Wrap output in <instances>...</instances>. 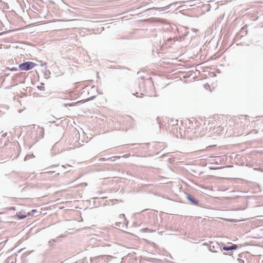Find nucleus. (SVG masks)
Wrapping results in <instances>:
<instances>
[{"instance_id":"obj_1","label":"nucleus","mask_w":263,"mask_h":263,"mask_svg":"<svg viewBox=\"0 0 263 263\" xmlns=\"http://www.w3.org/2000/svg\"><path fill=\"white\" fill-rule=\"evenodd\" d=\"M36 64L30 61H27L23 63L20 64L18 65L19 69L21 70H29L33 68Z\"/></svg>"},{"instance_id":"obj_2","label":"nucleus","mask_w":263,"mask_h":263,"mask_svg":"<svg viewBox=\"0 0 263 263\" xmlns=\"http://www.w3.org/2000/svg\"><path fill=\"white\" fill-rule=\"evenodd\" d=\"M209 250L212 252H218L219 251H222L220 244L217 242H211L209 245Z\"/></svg>"},{"instance_id":"obj_3","label":"nucleus","mask_w":263,"mask_h":263,"mask_svg":"<svg viewBox=\"0 0 263 263\" xmlns=\"http://www.w3.org/2000/svg\"><path fill=\"white\" fill-rule=\"evenodd\" d=\"M186 198L187 200L193 205H197L198 204V201L196 199H195L194 197L192 196L187 194L186 195Z\"/></svg>"},{"instance_id":"obj_4","label":"nucleus","mask_w":263,"mask_h":263,"mask_svg":"<svg viewBox=\"0 0 263 263\" xmlns=\"http://www.w3.org/2000/svg\"><path fill=\"white\" fill-rule=\"evenodd\" d=\"M238 248L237 245H232V246H224L222 248V251H231L233 250H235Z\"/></svg>"},{"instance_id":"obj_5","label":"nucleus","mask_w":263,"mask_h":263,"mask_svg":"<svg viewBox=\"0 0 263 263\" xmlns=\"http://www.w3.org/2000/svg\"><path fill=\"white\" fill-rule=\"evenodd\" d=\"M37 132L39 134V138H43L44 135V130L43 128H39Z\"/></svg>"},{"instance_id":"obj_6","label":"nucleus","mask_w":263,"mask_h":263,"mask_svg":"<svg viewBox=\"0 0 263 263\" xmlns=\"http://www.w3.org/2000/svg\"><path fill=\"white\" fill-rule=\"evenodd\" d=\"M17 216L20 219H23L26 217V215L25 214H22L21 213Z\"/></svg>"},{"instance_id":"obj_7","label":"nucleus","mask_w":263,"mask_h":263,"mask_svg":"<svg viewBox=\"0 0 263 263\" xmlns=\"http://www.w3.org/2000/svg\"><path fill=\"white\" fill-rule=\"evenodd\" d=\"M55 242V240L54 239H52L48 241V244L50 246H52Z\"/></svg>"},{"instance_id":"obj_8","label":"nucleus","mask_w":263,"mask_h":263,"mask_svg":"<svg viewBox=\"0 0 263 263\" xmlns=\"http://www.w3.org/2000/svg\"><path fill=\"white\" fill-rule=\"evenodd\" d=\"M54 117L53 116H50L49 118V122L51 123H54L55 121L54 120Z\"/></svg>"},{"instance_id":"obj_9","label":"nucleus","mask_w":263,"mask_h":263,"mask_svg":"<svg viewBox=\"0 0 263 263\" xmlns=\"http://www.w3.org/2000/svg\"><path fill=\"white\" fill-rule=\"evenodd\" d=\"M172 40H173L174 42L176 41L175 38L172 39V38L170 37L167 39V41H172Z\"/></svg>"},{"instance_id":"obj_10","label":"nucleus","mask_w":263,"mask_h":263,"mask_svg":"<svg viewBox=\"0 0 263 263\" xmlns=\"http://www.w3.org/2000/svg\"><path fill=\"white\" fill-rule=\"evenodd\" d=\"M46 64H47V63H46V62H44V63H41V66H45V65H46Z\"/></svg>"},{"instance_id":"obj_11","label":"nucleus","mask_w":263,"mask_h":263,"mask_svg":"<svg viewBox=\"0 0 263 263\" xmlns=\"http://www.w3.org/2000/svg\"><path fill=\"white\" fill-rule=\"evenodd\" d=\"M246 32V30H245L244 29H242L241 30V33H243V32Z\"/></svg>"},{"instance_id":"obj_12","label":"nucleus","mask_w":263,"mask_h":263,"mask_svg":"<svg viewBox=\"0 0 263 263\" xmlns=\"http://www.w3.org/2000/svg\"><path fill=\"white\" fill-rule=\"evenodd\" d=\"M104 160H105V158H104L100 159L101 161H104Z\"/></svg>"},{"instance_id":"obj_13","label":"nucleus","mask_w":263,"mask_h":263,"mask_svg":"<svg viewBox=\"0 0 263 263\" xmlns=\"http://www.w3.org/2000/svg\"><path fill=\"white\" fill-rule=\"evenodd\" d=\"M116 226H118V223H116Z\"/></svg>"}]
</instances>
